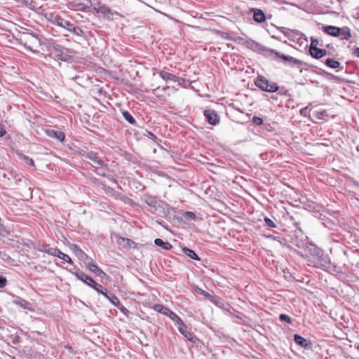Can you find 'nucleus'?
<instances>
[{"mask_svg":"<svg viewBox=\"0 0 359 359\" xmlns=\"http://www.w3.org/2000/svg\"><path fill=\"white\" fill-rule=\"evenodd\" d=\"M48 248V246L44 245V246H42L41 248H39V251L47 253Z\"/></svg>","mask_w":359,"mask_h":359,"instance_id":"8fccbe9b","label":"nucleus"},{"mask_svg":"<svg viewBox=\"0 0 359 359\" xmlns=\"http://www.w3.org/2000/svg\"><path fill=\"white\" fill-rule=\"evenodd\" d=\"M294 340L296 344H297L298 345H299L302 347L306 348L309 345L307 340L299 334H295L294 336Z\"/></svg>","mask_w":359,"mask_h":359,"instance_id":"aec40b11","label":"nucleus"},{"mask_svg":"<svg viewBox=\"0 0 359 359\" xmlns=\"http://www.w3.org/2000/svg\"><path fill=\"white\" fill-rule=\"evenodd\" d=\"M204 115L209 123L216 125L219 123V116L215 111L211 109L205 110Z\"/></svg>","mask_w":359,"mask_h":359,"instance_id":"6e6552de","label":"nucleus"},{"mask_svg":"<svg viewBox=\"0 0 359 359\" xmlns=\"http://www.w3.org/2000/svg\"><path fill=\"white\" fill-rule=\"evenodd\" d=\"M6 131L4 126L0 124V137H3L6 134Z\"/></svg>","mask_w":359,"mask_h":359,"instance_id":"de8ad7c7","label":"nucleus"},{"mask_svg":"<svg viewBox=\"0 0 359 359\" xmlns=\"http://www.w3.org/2000/svg\"><path fill=\"white\" fill-rule=\"evenodd\" d=\"M56 25L63 27L67 29L68 26H71V22L66 21L62 18V21L61 22L58 21V22L56 24Z\"/></svg>","mask_w":359,"mask_h":359,"instance_id":"7c9ffc66","label":"nucleus"},{"mask_svg":"<svg viewBox=\"0 0 359 359\" xmlns=\"http://www.w3.org/2000/svg\"><path fill=\"white\" fill-rule=\"evenodd\" d=\"M87 268L89 271L95 273V272L97 271L99 267L97 266V264L90 262L87 264Z\"/></svg>","mask_w":359,"mask_h":359,"instance_id":"2f4dec72","label":"nucleus"},{"mask_svg":"<svg viewBox=\"0 0 359 359\" xmlns=\"http://www.w3.org/2000/svg\"><path fill=\"white\" fill-rule=\"evenodd\" d=\"M18 156L21 159L24 160L25 161V163L29 165L30 166L34 167L35 165L33 159L29 158V156H27L23 154H18Z\"/></svg>","mask_w":359,"mask_h":359,"instance_id":"a878e982","label":"nucleus"},{"mask_svg":"<svg viewBox=\"0 0 359 359\" xmlns=\"http://www.w3.org/2000/svg\"><path fill=\"white\" fill-rule=\"evenodd\" d=\"M67 29L74 34L76 36H81L83 35V30L80 27L74 26L72 23H71V26H68Z\"/></svg>","mask_w":359,"mask_h":359,"instance_id":"412c9836","label":"nucleus"},{"mask_svg":"<svg viewBox=\"0 0 359 359\" xmlns=\"http://www.w3.org/2000/svg\"><path fill=\"white\" fill-rule=\"evenodd\" d=\"M73 252L79 259L83 261L90 259L92 262V259L76 245L74 247Z\"/></svg>","mask_w":359,"mask_h":359,"instance_id":"f8f14e48","label":"nucleus"},{"mask_svg":"<svg viewBox=\"0 0 359 359\" xmlns=\"http://www.w3.org/2000/svg\"><path fill=\"white\" fill-rule=\"evenodd\" d=\"M196 292L198 294H203L205 297L209 298L210 299H213V297L211 294H210L209 293H208L207 292H205V290H202L201 288H196Z\"/></svg>","mask_w":359,"mask_h":359,"instance_id":"473e14b6","label":"nucleus"},{"mask_svg":"<svg viewBox=\"0 0 359 359\" xmlns=\"http://www.w3.org/2000/svg\"><path fill=\"white\" fill-rule=\"evenodd\" d=\"M338 36H341V39L348 41L351 38V29L348 27H340Z\"/></svg>","mask_w":359,"mask_h":359,"instance_id":"2eb2a0df","label":"nucleus"},{"mask_svg":"<svg viewBox=\"0 0 359 359\" xmlns=\"http://www.w3.org/2000/svg\"><path fill=\"white\" fill-rule=\"evenodd\" d=\"M325 64L326 66H327L328 67H330L331 69H337L340 67V65H341L339 61L334 60L331 58H327L325 60Z\"/></svg>","mask_w":359,"mask_h":359,"instance_id":"4be33fe9","label":"nucleus"},{"mask_svg":"<svg viewBox=\"0 0 359 359\" xmlns=\"http://www.w3.org/2000/svg\"><path fill=\"white\" fill-rule=\"evenodd\" d=\"M339 30H340V27L332 26V25L326 26V27H324V28H323V31L326 34H327L332 36H335V37L338 36Z\"/></svg>","mask_w":359,"mask_h":359,"instance_id":"4468645a","label":"nucleus"},{"mask_svg":"<svg viewBox=\"0 0 359 359\" xmlns=\"http://www.w3.org/2000/svg\"><path fill=\"white\" fill-rule=\"evenodd\" d=\"M104 297L117 308L121 304L118 297L114 294H104Z\"/></svg>","mask_w":359,"mask_h":359,"instance_id":"a211bd4d","label":"nucleus"},{"mask_svg":"<svg viewBox=\"0 0 359 359\" xmlns=\"http://www.w3.org/2000/svg\"><path fill=\"white\" fill-rule=\"evenodd\" d=\"M253 18L255 22L261 23L264 22L266 20L265 14L260 9H253Z\"/></svg>","mask_w":359,"mask_h":359,"instance_id":"ddd939ff","label":"nucleus"},{"mask_svg":"<svg viewBox=\"0 0 359 359\" xmlns=\"http://www.w3.org/2000/svg\"><path fill=\"white\" fill-rule=\"evenodd\" d=\"M86 156V158H88V159L91 160L92 161L98 165H102L104 163V162L100 158L97 154L93 151H90L87 153Z\"/></svg>","mask_w":359,"mask_h":359,"instance_id":"f3484780","label":"nucleus"},{"mask_svg":"<svg viewBox=\"0 0 359 359\" xmlns=\"http://www.w3.org/2000/svg\"><path fill=\"white\" fill-rule=\"evenodd\" d=\"M325 116H327L326 111H317L316 117L318 119H322Z\"/></svg>","mask_w":359,"mask_h":359,"instance_id":"79ce46f5","label":"nucleus"},{"mask_svg":"<svg viewBox=\"0 0 359 359\" xmlns=\"http://www.w3.org/2000/svg\"><path fill=\"white\" fill-rule=\"evenodd\" d=\"M43 15L48 21L55 25L58 22V21H62V18L60 16H59L55 12L50 10L44 11Z\"/></svg>","mask_w":359,"mask_h":359,"instance_id":"0eeeda50","label":"nucleus"},{"mask_svg":"<svg viewBox=\"0 0 359 359\" xmlns=\"http://www.w3.org/2000/svg\"><path fill=\"white\" fill-rule=\"evenodd\" d=\"M225 38H226V39L229 38V36H227V34H226Z\"/></svg>","mask_w":359,"mask_h":359,"instance_id":"603ef678","label":"nucleus"},{"mask_svg":"<svg viewBox=\"0 0 359 359\" xmlns=\"http://www.w3.org/2000/svg\"><path fill=\"white\" fill-rule=\"evenodd\" d=\"M353 55H355L356 57H359V48L357 47L353 50Z\"/></svg>","mask_w":359,"mask_h":359,"instance_id":"3c124183","label":"nucleus"},{"mask_svg":"<svg viewBox=\"0 0 359 359\" xmlns=\"http://www.w3.org/2000/svg\"><path fill=\"white\" fill-rule=\"evenodd\" d=\"M7 283L6 278L2 276H0V288H4Z\"/></svg>","mask_w":359,"mask_h":359,"instance_id":"37998d69","label":"nucleus"},{"mask_svg":"<svg viewBox=\"0 0 359 359\" xmlns=\"http://www.w3.org/2000/svg\"><path fill=\"white\" fill-rule=\"evenodd\" d=\"M318 46H323V43H320L318 39L311 37L309 50H313V48H317Z\"/></svg>","mask_w":359,"mask_h":359,"instance_id":"bb28decb","label":"nucleus"},{"mask_svg":"<svg viewBox=\"0 0 359 359\" xmlns=\"http://www.w3.org/2000/svg\"><path fill=\"white\" fill-rule=\"evenodd\" d=\"M311 55L316 59H320L327 54H330L325 49L322 48H313V50H309Z\"/></svg>","mask_w":359,"mask_h":359,"instance_id":"9b49d317","label":"nucleus"},{"mask_svg":"<svg viewBox=\"0 0 359 359\" xmlns=\"http://www.w3.org/2000/svg\"><path fill=\"white\" fill-rule=\"evenodd\" d=\"M60 250L57 248H48L47 254L58 257Z\"/></svg>","mask_w":359,"mask_h":359,"instance_id":"cd10ccee","label":"nucleus"},{"mask_svg":"<svg viewBox=\"0 0 359 359\" xmlns=\"http://www.w3.org/2000/svg\"><path fill=\"white\" fill-rule=\"evenodd\" d=\"M154 243L157 246L161 247L162 248L167 250H169L172 249V245L170 243L164 242L161 238H156L154 240Z\"/></svg>","mask_w":359,"mask_h":359,"instance_id":"6ab92c4d","label":"nucleus"},{"mask_svg":"<svg viewBox=\"0 0 359 359\" xmlns=\"http://www.w3.org/2000/svg\"><path fill=\"white\" fill-rule=\"evenodd\" d=\"M252 123L257 126H261L263 123V119L258 116L252 118Z\"/></svg>","mask_w":359,"mask_h":359,"instance_id":"58836bf2","label":"nucleus"},{"mask_svg":"<svg viewBox=\"0 0 359 359\" xmlns=\"http://www.w3.org/2000/svg\"><path fill=\"white\" fill-rule=\"evenodd\" d=\"M255 83L256 86L263 91L274 93L279 89V86L276 83L271 82L263 76H259Z\"/></svg>","mask_w":359,"mask_h":359,"instance_id":"7ed1b4c3","label":"nucleus"},{"mask_svg":"<svg viewBox=\"0 0 359 359\" xmlns=\"http://www.w3.org/2000/svg\"><path fill=\"white\" fill-rule=\"evenodd\" d=\"M184 217L187 219L191 220H194L196 219V215L194 212L189 211L185 212Z\"/></svg>","mask_w":359,"mask_h":359,"instance_id":"4c0bfd02","label":"nucleus"},{"mask_svg":"<svg viewBox=\"0 0 359 359\" xmlns=\"http://www.w3.org/2000/svg\"><path fill=\"white\" fill-rule=\"evenodd\" d=\"M118 309L121 311V313H122L123 314H124L126 316H127V317H128V316H129V313H130L129 311H128V310L125 306H123L122 304H121V305L118 307Z\"/></svg>","mask_w":359,"mask_h":359,"instance_id":"ea45409f","label":"nucleus"},{"mask_svg":"<svg viewBox=\"0 0 359 359\" xmlns=\"http://www.w3.org/2000/svg\"><path fill=\"white\" fill-rule=\"evenodd\" d=\"M159 76L166 81L170 80L174 82H177L179 81L178 76L165 71H161L159 72Z\"/></svg>","mask_w":359,"mask_h":359,"instance_id":"dca6fc26","label":"nucleus"},{"mask_svg":"<svg viewBox=\"0 0 359 359\" xmlns=\"http://www.w3.org/2000/svg\"><path fill=\"white\" fill-rule=\"evenodd\" d=\"M183 251L186 254V255H187L190 258L195 259V260H199V257H198L197 254L194 250L188 249V248H184Z\"/></svg>","mask_w":359,"mask_h":359,"instance_id":"b1692460","label":"nucleus"},{"mask_svg":"<svg viewBox=\"0 0 359 359\" xmlns=\"http://www.w3.org/2000/svg\"><path fill=\"white\" fill-rule=\"evenodd\" d=\"M20 40L21 43L29 50L34 53L38 51L37 48L39 47L41 42L36 36L26 33L22 35Z\"/></svg>","mask_w":359,"mask_h":359,"instance_id":"f03ea898","label":"nucleus"},{"mask_svg":"<svg viewBox=\"0 0 359 359\" xmlns=\"http://www.w3.org/2000/svg\"><path fill=\"white\" fill-rule=\"evenodd\" d=\"M283 29H285V31L284 32L285 35L287 36L288 37L291 35V34H294V32L292 30L288 29H286L285 28Z\"/></svg>","mask_w":359,"mask_h":359,"instance_id":"09e8293b","label":"nucleus"},{"mask_svg":"<svg viewBox=\"0 0 359 359\" xmlns=\"http://www.w3.org/2000/svg\"><path fill=\"white\" fill-rule=\"evenodd\" d=\"M269 51L276 55V56L278 57L279 58H281L282 60H285V61H287V62H290L291 64L294 65H296L297 67H300L303 65V62L298 60V59H296L292 56H290V55H284V54H282L275 50H273V49H271L269 50Z\"/></svg>","mask_w":359,"mask_h":359,"instance_id":"423d86ee","label":"nucleus"},{"mask_svg":"<svg viewBox=\"0 0 359 359\" xmlns=\"http://www.w3.org/2000/svg\"><path fill=\"white\" fill-rule=\"evenodd\" d=\"M83 283L90 287H93V285L96 282L88 276L86 280H85Z\"/></svg>","mask_w":359,"mask_h":359,"instance_id":"e433bc0d","label":"nucleus"},{"mask_svg":"<svg viewBox=\"0 0 359 359\" xmlns=\"http://www.w3.org/2000/svg\"><path fill=\"white\" fill-rule=\"evenodd\" d=\"M73 274L76 277L77 279L80 280L82 282L86 280L88 276L87 274H86L79 269H77L75 272L73 273Z\"/></svg>","mask_w":359,"mask_h":359,"instance_id":"5701e85b","label":"nucleus"},{"mask_svg":"<svg viewBox=\"0 0 359 359\" xmlns=\"http://www.w3.org/2000/svg\"><path fill=\"white\" fill-rule=\"evenodd\" d=\"M120 241H121L122 242H123L126 245H128V247H130L132 244L134 243V242L133 241H131L130 239L129 238H120L118 239V243L121 244V243L120 242Z\"/></svg>","mask_w":359,"mask_h":359,"instance_id":"72a5a7b5","label":"nucleus"},{"mask_svg":"<svg viewBox=\"0 0 359 359\" xmlns=\"http://www.w3.org/2000/svg\"><path fill=\"white\" fill-rule=\"evenodd\" d=\"M93 11L95 13L101 15L102 18L108 20H113V15H119L118 12L113 13L111 10L106 5H100L97 7H94Z\"/></svg>","mask_w":359,"mask_h":359,"instance_id":"39448f33","label":"nucleus"},{"mask_svg":"<svg viewBox=\"0 0 359 359\" xmlns=\"http://www.w3.org/2000/svg\"><path fill=\"white\" fill-rule=\"evenodd\" d=\"M302 248L304 250L305 255L309 265L323 270L329 267L330 260L328 256L324 255L323 250L317 247L315 244L307 242L302 245Z\"/></svg>","mask_w":359,"mask_h":359,"instance_id":"f257e3e1","label":"nucleus"},{"mask_svg":"<svg viewBox=\"0 0 359 359\" xmlns=\"http://www.w3.org/2000/svg\"><path fill=\"white\" fill-rule=\"evenodd\" d=\"M264 222H265L266 224L270 227H273V228L276 227V224L274 223V222L269 217H265Z\"/></svg>","mask_w":359,"mask_h":359,"instance_id":"c9c22d12","label":"nucleus"},{"mask_svg":"<svg viewBox=\"0 0 359 359\" xmlns=\"http://www.w3.org/2000/svg\"><path fill=\"white\" fill-rule=\"evenodd\" d=\"M154 310L161 313L168 317H169L172 320H173L177 325H183L185 327V324L182 321V320L173 311H172L168 308L164 306L163 304H155L153 307Z\"/></svg>","mask_w":359,"mask_h":359,"instance_id":"20e7f679","label":"nucleus"},{"mask_svg":"<svg viewBox=\"0 0 359 359\" xmlns=\"http://www.w3.org/2000/svg\"><path fill=\"white\" fill-rule=\"evenodd\" d=\"M95 291H97L99 294H101L104 296V294H107V292H104L103 290V287L97 283H95L93 285V287Z\"/></svg>","mask_w":359,"mask_h":359,"instance_id":"c756f323","label":"nucleus"},{"mask_svg":"<svg viewBox=\"0 0 359 359\" xmlns=\"http://www.w3.org/2000/svg\"><path fill=\"white\" fill-rule=\"evenodd\" d=\"M58 258L67 262V263L70 264H73V261L72 259H71V257L63 253L62 252L60 251V254H59V256H58Z\"/></svg>","mask_w":359,"mask_h":359,"instance_id":"c85d7f7f","label":"nucleus"},{"mask_svg":"<svg viewBox=\"0 0 359 359\" xmlns=\"http://www.w3.org/2000/svg\"><path fill=\"white\" fill-rule=\"evenodd\" d=\"M122 114L124 118L130 124H135L136 123L135 119L128 111H123Z\"/></svg>","mask_w":359,"mask_h":359,"instance_id":"393cba45","label":"nucleus"},{"mask_svg":"<svg viewBox=\"0 0 359 359\" xmlns=\"http://www.w3.org/2000/svg\"><path fill=\"white\" fill-rule=\"evenodd\" d=\"M78 10L83 11L86 8L88 7V6H84L83 4H77L75 5Z\"/></svg>","mask_w":359,"mask_h":359,"instance_id":"c03bdc74","label":"nucleus"},{"mask_svg":"<svg viewBox=\"0 0 359 359\" xmlns=\"http://www.w3.org/2000/svg\"><path fill=\"white\" fill-rule=\"evenodd\" d=\"M279 318L281 321H284L287 323H291L292 322L290 317L286 314H280Z\"/></svg>","mask_w":359,"mask_h":359,"instance_id":"f704fd0d","label":"nucleus"},{"mask_svg":"<svg viewBox=\"0 0 359 359\" xmlns=\"http://www.w3.org/2000/svg\"><path fill=\"white\" fill-rule=\"evenodd\" d=\"M46 134L51 138H55L60 142H63L65 138V135L62 131H56L52 129L46 130Z\"/></svg>","mask_w":359,"mask_h":359,"instance_id":"1a4fd4ad","label":"nucleus"},{"mask_svg":"<svg viewBox=\"0 0 359 359\" xmlns=\"http://www.w3.org/2000/svg\"><path fill=\"white\" fill-rule=\"evenodd\" d=\"M299 114L301 116H304V117H307L308 115H309V108L308 107H304L302 109H300L299 111Z\"/></svg>","mask_w":359,"mask_h":359,"instance_id":"a19ab883","label":"nucleus"},{"mask_svg":"<svg viewBox=\"0 0 359 359\" xmlns=\"http://www.w3.org/2000/svg\"><path fill=\"white\" fill-rule=\"evenodd\" d=\"M95 273L98 276H107V274L100 268H98L97 271H95Z\"/></svg>","mask_w":359,"mask_h":359,"instance_id":"49530a36","label":"nucleus"},{"mask_svg":"<svg viewBox=\"0 0 359 359\" xmlns=\"http://www.w3.org/2000/svg\"><path fill=\"white\" fill-rule=\"evenodd\" d=\"M179 327H178V330H179V332L184 334V336H186L185 333H186V331H185V329L187 328V326L185 325V327H184L183 325H179Z\"/></svg>","mask_w":359,"mask_h":359,"instance_id":"a18cd8bd","label":"nucleus"},{"mask_svg":"<svg viewBox=\"0 0 359 359\" xmlns=\"http://www.w3.org/2000/svg\"><path fill=\"white\" fill-rule=\"evenodd\" d=\"M174 90V91H176L177 89H175V88L172 87H169V86H165L163 87V88L160 89L159 88H157L156 89L154 90V94L159 97L161 100L163 101H165L166 100V95L162 94L161 93L162 92H166L167 90Z\"/></svg>","mask_w":359,"mask_h":359,"instance_id":"9d476101","label":"nucleus"}]
</instances>
